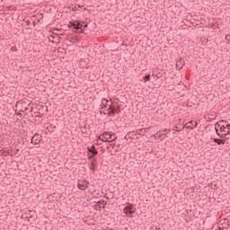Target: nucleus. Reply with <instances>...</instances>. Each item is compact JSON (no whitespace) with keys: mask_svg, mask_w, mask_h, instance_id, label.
Listing matches in <instances>:
<instances>
[{"mask_svg":"<svg viewBox=\"0 0 230 230\" xmlns=\"http://www.w3.org/2000/svg\"><path fill=\"white\" fill-rule=\"evenodd\" d=\"M101 111L103 114H116L119 112V107L112 106V102L103 98L102 100Z\"/></svg>","mask_w":230,"mask_h":230,"instance_id":"obj_1","label":"nucleus"},{"mask_svg":"<svg viewBox=\"0 0 230 230\" xmlns=\"http://www.w3.org/2000/svg\"><path fill=\"white\" fill-rule=\"evenodd\" d=\"M118 137H116L115 133L104 131L102 134L99 135L97 142L100 143H112V141H116Z\"/></svg>","mask_w":230,"mask_h":230,"instance_id":"obj_2","label":"nucleus"},{"mask_svg":"<svg viewBox=\"0 0 230 230\" xmlns=\"http://www.w3.org/2000/svg\"><path fill=\"white\" fill-rule=\"evenodd\" d=\"M123 213L128 218H132L134 217V214L136 213V208H134V205H132V203H127L125 208H123Z\"/></svg>","mask_w":230,"mask_h":230,"instance_id":"obj_3","label":"nucleus"},{"mask_svg":"<svg viewBox=\"0 0 230 230\" xmlns=\"http://www.w3.org/2000/svg\"><path fill=\"white\" fill-rule=\"evenodd\" d=\"M67 26L72 30H75V31L82 30V23L78 21L69 22Z\"/></svg>","mask_w":230,"mask_h":230,"instance_id":"obj_4","label":"nucleus"},{"mask_svg":"<svg viewBox=\"0 0 230 230\" xmlns=\"http://www.w3.org/2000/svg\"><path fill=\"white\" fill-rule=\"evenodd\" d=\"M77 188L82 190H87L89 188V181L87 180H78Z\"/></svg>","mask_w":230,"mask_h":230,"instance_id":"obj_5","label":"nucleus"},{"mask_svg":"<svg viewBox=\"0 0 230 230\" xmlns=\"http://www.w3.org/2000/svg\"><path fill=\"white\" fill-rule=\"evenodd\" d=\"M229 130H230V129H227V127H226V126H219V132H225V133H223V134H220V137H219L226 138V137L227 136V134H229Z\"/></svg>","mask_w":230,"mask_h":230,"instance_id":"obj_6","label":"nucleus"},{"mask_svg":"<svg viewBox=\"0 0 230 230\" xmlns=\"http://www.w3.org/2000/svg\"><path fill=\"white\" fill-rule=\"evenodd\" d=\"M166 134L168 133L166 132V129H164V131H162V133H159V132L155 133L154 135V137H156L158 139H164V136H166Z\"/></svg>","mask_w":230,"mask_h":230,"instance_id":"obj_7","label":"nucleus"},{"mask_svg":"<svg viewBox=\"0 0 230 230\" xmlns=\"http://www.w3.org/2000/svg\"><path fill=\"white\" fill-rule=\"evenodd\" d=\"M186 125H187L186 126L187 128L193 129V128H196V127L199 125V123H197V121H195V120H190Z\"/></svg>","mask_w":230,"mask_h":230,"instance_id":"obj_8","label":"nucleus"},{"mask_svg":"<svg viewBox=\"0 0 230 230\" xmlns=\"http://www.w3.org/2000/svg\"><path fill=\"white\" fill-rule=\"evenodd\" d=\"M31 143H32V145H39V143H40V137H39V135L31 137Z\"/></svg>","mask_w":230,"mask_h":230,"instance_id":"obj_9","label":"nucleus"},{"mask_svg":"<svg viewBox=\"0 0 230 230\" xmlns=\"http://www.w3.org/2000/svg\"><path fill=\"white\" fill-rule=\"evenodd\" d=\"M184 64H186V61L183 58H180L176 62V67H178V69H182V67H184Z\"/></svg>","mask_w":230,"mask_h":230,"instance_id":"obj_10","label":"nucleus"},{"mask_svg":"<svg viewBox=\"0 0 230 230\" xmlns=\"http://www.w3.org/2000/svg\"><path fill=\"white\" fill-rule=\"evenodd\" d=\"M217 125H218V127L226 126L227 130H230V124L227 123V121H226L224 119L217 121Z\"/></svg>","mask_w":230,"mask_h":230,"instance_id":"obj_11","label":"nucleus"},{"mask_svg":"<svg viewBox=\"0 0 230 230\" xmlns=\"http://www.w3.org/2000/svg\"><path fill=\"white\" fill-rule=\"evenodd\" d=\"M88 152L93 155H98V151L96 150V146H94V145H93L91 147H88Z\"/></svg>","mask_w":230,"mask_h":230,"instance_id":"obj_12","label":"nucleus"},{"mask_svg":"<svg viewBox=\"0 0 230 230\" xmlns=\"http://www.w3.org/2000/svg\"><path fill=\"white\" fill-rule=\"evenodd\" d=\"M97 205L99 206V209H102H102H105V206H107V201L100 200L97 202Z\"/></svg>","mask_w":230,"mask_h":230,"instance_id":"obj_13","label":"nucleus"},{"mask_svg":"<svg viewBox=\"0 0 230 230\" xmlns=\"http://www.w3.org/2000/svg\"><path fill=\"white\" fill-rule=\"evenodd\" d=\"M214 143H217V145H226V140L222 138H213Z\"/></svg>","mask_w":230,"mask_h":230,"instance_id":"obj_14","label":"nucleus"},{"mask_svg":"<svg viewBox=\"0 0 230 230\" xmlns=\"http://www.w3.org/2000/svg\"><path fill=\"white\" fill-rule=\"evenodd\" d=\"M90 170H91V172H95V170H96V160H93L91 162Z\"/></svg>","mask_w":230,"mask_h":230,"instance_id":"obj_15","label":"nucleus"},{"mask_svg":"<svg viewBox=\"0 0 230 230\" xmlns=\"http://www.w3.org/2000/svg\"><path fill=\"white\" fill-rule=\"evenodd\" d=\"M215 130H216V134H217V136H219L220 137V133L218 132V130H220V127L217 125V122H216L215 124Z\"/></svg>","mask_w":230,"mask_h":230,"instance_id":"obj_16","label":"nucleus"},{"mask_svg":"<svg viewBox=\"0 0 230 230\" xmlns=\"http://www.w3.org/2000/svg\"><path fill=\"white\" fill-rule=\"evenodd\" d=\"M95 156H96V155H89V156H88L89 161H91V163H93V161H96V159L94 158Z\"/></svg>","mask_w":230,"mask_h":230,"instance_id":"obj_17","label":"nucleus"},{"mask_svg":"<svg viewBox=\"0 0 230 230\" xmlns=\"http://www.w3.org/2000/svg\"><path fill=\"white\" fill-rule=\"evenodd\" d=\"M145 82H150V74H147L144 76Z\"/></svg>","mask_w":230,"mask_h":230,"instance_id":"obj_18","label":"nucleus"},{"mask_svg":"<svg viewBox=\"0 0 230 230\" xmlns=\"http://www.w3.org/2000/svg\"><path fill=\"white\" fill-rule=\"evenodd\" d=\"M182 128H184V127L181 128V127H179V126H175L174 130H175L176 132H181V130H182Z\"/></svg>","mask_w":230,"mask_h":230,"instance_id":"obj_19","label":"nucleus"},{"mask_svg":"<svg viewBox=\"0 0 230 230\" xmlns=\"http://www.w3.org/2000/svg\"><path fill=\"white\" fill-rule=\"evenodd\" d=\"M225 226H226L223 227H225V229H227V227L229 226V219H225Z\"/></svg>","mask_w":230,"mask_h":230,"instance_id":"obj_20","label":"nucleus"},{"mask_svg":"<svg viewBox=\"0 0 230 230\" xmlns=\"http://www.w3.org/2000/svg\"><path fill=\"white\" fill-rule=\"evenodd\" d=\"M226 40L230 41V34L226 36Z\"/></svg>","mask_w":230,"mask_h":230,"instance_id":"obj_21","label":"nucleus"},{"mask_svg":"<svg viewBox=\"0 0 230 230\" xmlns=\"http://www.w3.org/2000/svg\"><path fill=\"white\" fill-rule=\"evenodd\" d=\"M155 76H156L157 79H159V78H161L162 75L161 74H156Z\"/></svg>","mask_w":230,"mask_h":230,"instance_id":"obj_22","label":"nucleus"},{"mask_svg":"<svg viewBox=\"0 0 230 230\" xmlns=\"http://www.w3.org/2000/svg\"><path fill=\"white\" fill-rule=\"evenodd\" d=\"M82 28H87V24L82 25Z\"/></svg>","mask_w":230,"mask_h":230,"instance_id":"obj_23","label":"nucleus"},{"mask_svg":"<svg viewBox=\"0 0 230 230\" xmlns=\"http://www.w3.org/2000/svg\"><path fill=\"white\" fill-rule=\"evenodd\" d=\"M26 23H27L28 26L30 25V22L27 21Z\"/></svg>","mask_w":230,"mask_h":230,"instance_id":"obj_24","label":"nucleus"},{"mask_svg":"<svg viewBox=\"0 0 230 230\" xmlns=\"http://www.w3.org/2000/svg\"><path fill=\"white\" fill-rule=\"evenodd\" d=\"M75 9H76V7L73 8V10H75Z\"/></svg>","mask_w":230,"mask_h":230,"instance_id":"obj_25","label":"nucleus"}]
</instances>
